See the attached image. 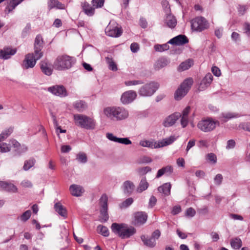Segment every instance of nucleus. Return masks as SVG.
Instances as JSON below:
<instances>
[{
  "instance_id": "nucleus-56",
  "label": "nucleus",
  "mask_w": 250,
  "mask_h": 250,
  "mask_svg": "<svg viewBox=\"0 0 250 250\" xmlns=\"http://www.w3.org/2000/svg\"><path fill=\"white\" fill-rule=\"evenodd\" d=\"M235 142L234 140L231 139L228 141L226 148L227 149L233 148L235 146Z\"/></svg>"
},
{
  "instance_id": "nucleus-64",
  "label": "nucleus",
  "mask_w": 250,
  "mask_h": 250,
  "mask_svg": "<svg viewBox=\"0 0 250 250\" xmlns=\"http://www.w3.org/2000/svg\"><path fill=\"white\" fill-rule=\"evenodd\" d=\"M71 150V147L69 145H63L61 147V151L62 153H67Z\"/></svg>"
},
{
  "instance_id": "nucleus-13",
  "label": "nucleus",
  "mask_w": 250,
  "mask_h": 250,
  "mask_svg": "<svg viewBox=\"0 0 250 250\" xmlns=\"http://www.w3.org/2000/svg\"><path fill=\"white\" fill-rule=\"evenodd\" d=\"M43 41L41 35H38L35 40L34 42V52L37 54L38 58H41L43 56V53L42 49L43 47Z\"/></svg>"
},
{
  "instance_id": "nucleus-7",
  "label": "nucleus",
  "mask_w": 250,
  "mask_h": 250,
  "mask_svg": "<svg viewBox=\"0 0 250 250\" xmlns=\"http://www.w3.org/2000/svg\"><path fill=\"white\" fill-rule=\"evenodd\" d=\"M193 83V79L191 78L186 79L180 85V87L176 91L174 98L176 100H181L185 96Z\"/></svg>"
},
{
  "instance_id": "nucleus-43",
  "label": "nucleus",
  "mask_w": 250,
  "mask_h": 250,
  "mask_svg": "<svg viewBox=\"0 0 250 250\" xmlns=\"http://www.w3.org/2000/svg\"><path fill=\"white\" fill-rule=\"evenodd\" d=\"M155 51L158 52H163L169 49V46L167 43L163 44H156L154 46Z\"/></svg>"
},
{
  "instance_id": "nucleus-10",
  "label": "nucleus",
  "mask_w": 250,
  "mask_h": 250,
  "mask_svg": "<svg viewBox=\"0 0 250 250\" xmlns=\"http://www.w3.org/2000/svg\"><path fill=\"white\" fill-rule=\"evenodd\" d=\"M37 54L35 52L28 53L25 56L22 63V67L23 69H28L35 66L36 62L41 58H38Z\"/></svg>"
},
{
  "instance_id": "nucleus-15",
  "label": "nucleus",
  "mask_w": 250,
  "mask_h": 250,
  "mask_svg": "<svg viewBox=\"0 0 250 250\" xmlns=\"http://www.w3.org/2000/svg\"><path fill=\"white\" fill-rule=\"evenodd\" d=\"M137 96V94L133 90H129L124 92L121 98V101L124 104H128L131 103Z\"/></svg>"
},
{
  "instance_id": "nucleus-3",
  "label": "nucleus",
  "mask_w": 250,
  "mask_h": 250,
  "mask_svg": "<svg viewBox=\"0 0 250 250\" xmlns=\"http://www.w3.org/2000/svg\"><path fill=\"white\" fill-rule=\"evenodd\" d=\"M75 62L76 60L74 57L65 54L59 55L55 60L53 67L57 70H64L70 69Z\"/></svg>"
},
{
  "instance_id": "nucleus-14",
  "label": "nucleus",
  "mask_w": 250,
  "mask_h": 250,
  "mask_svg": "<svg viewBox=\"0 0 250 250\" xmlns=\"http://www.w3.org/2000/svg\"><path fill=\"white\" fill-rule=\"evenodd\" d=\"M105 33L108 36L117 38L121 36L123 30L121 27L109 24L105 29Z\"/></svg>"
},
{
  "instance_id": "nucleus-63",
  "label": "nucleus",
  "mask_w": 250,
  "mask_h": 250,
  "mask_svg": "<svg viewBox=\"0 0 250 250\" xmlns=\"http://www.w3.org/2000/svg\"><path fill=\"white\" fill-rule=\"evenodd\" d=\"M181 124L183 127H185L188 124V117L181 116Z\"/></svg>"
},
{
  "instance_id": "nucleus-6",
  "label": "nucleus",
  "mask_w": 250,
  "mask_h": 250,
  "mask_svg": "<svg viewBox=\"0 0 250 250\" xmlns=\"http://www.w3.org/2000/svg\"><path fill=\"white\" fill-rule=\"evenodd\" d=\"M192 31L201 32L209 27L208 21L203 17H197L190 21Z\"/></svg>"
},
{
  "instance_id": "nucleus-8",
  "label": "nucleus",
  "mask_w": 250,
  "mask_h": 250,
  "mask_svg": "<svg viewBox=\"0 0 250 250\" xmlns=\"http://www.w3.org/2000/svg\"><path fill=\"white\" fill-rule=\"evenodd\" d=\"M159 87V84L158 83L152 82L141 86L138 93L141 96L149 97L156 92Z\"/></svg>"
},
{
  "instance_id": "nucleus-27",
  "label": "nucleus",
  "mask_w": 250,
  "mask_h": 250,
  "mask_svg": "<svg viewBox=\"0 0 250 250\" xmlns=\"http://www.w3.org/2000/svg\"><path fill=\"white\" fill-rule=\"evenodd\" d=\"M169 61L165 58H161L157 60L154 64V69L156 70H159L161 68L166 66L169 63Z\"/></svg>"
},
{
  "instance_id": "nucleus-19",
  "label": "nucleus",
  "mask_w": 250,
  "mask_h": 250,
  "mask_svg": "<svg viewBox=\"0 0 250 250\" xmlns=\"http://www.w3.org/2000/svg\"><path fill=\"white\" fill-rule=\"evenodd\" d=\"M181 116V114L179 112H175L169 115L164 122V125L165 127H169L173 125Z\"/></svg>"
},
{
  "instance_id": "nucleus-17",
  "label": "nucleus",
  "mask_w": 250,
  "mask_h": 250,
  "mask_svg": "<svg viewBox=\"0 0 250 250\" xmlns=\"http://www.w3.org/2000/svg\"><path fill=\"white\" fill-rule=\"evenodd\" d=\"M188 42V40L185 35H180L170 39L167 43L176 45H182Z\"/></svg>"
},
{
  "instance_id": "nucleus-41",
  "label": "nucleus",
  "mask_w": 250,
  "mask_h": 250,
  "mask_svg": "<svg viewBox=\"0 0 250 250\" xmlns=\"http://www.w3.org/2000/svg\"><path fill=\"white\" fill-rule=\"evenodd\" d=\"M105 60L107 63L108 64V68L110 70L113 71L117 70V66L112 58L106 57Z\"/></svg>"
},
{
  "instance_id": "nucleus-12",
  "label": "nucleus",
  "mask_w": 250,
  "mask_h": 250,
  "mask_svg": "<svg viewBox=\"0 0 250 250\" xmlns=\"http://www.w3.org/2000/svg\"><path fill=\"white\" fill-rule=\"evenodd\" d=\"M147 219V214L143 211H139L134 214L133 223L136 226H140L145 224Z\"/></svg>"
},
{
  "instance_id": "nucleus-37",
  "label": "nucleus",
  "mask_w": 250,
  "mask_h": 250,
  "mask_svg": "<svg viewBox=\"0 0 250 250\" xmlns=\"http://www.w3.org/2000/svg\"><path fill=\"white\" fill-rule=\"evenodd\" d=\"M139 145L143 147H147L153 149L154 148V146H155V141L143 140L140 141Z\"/></svg>"
},
{
  "instance_id": "nucleus-39",
  "label": "nucleus",
  "mask_w": 250,
  "mask_h": 250,
  "mask_svg": "<svg viewBox=\"0 0 250 250\" xmlns=\"http://www.w3.org/2000/svg\"><path fill=\"white\" fill-rule=\"evenodd\" d=\"M36 160L33 158H31L29 160H26L24 162L23 169L25 171L29 170L34 166Z\"/></svg>"
},
{
  "instance_id": "nucleus-49",
  "label": "nucleus",
  "mask_w": 250,
  "mask_h": 250,
  "mask_svg": "<svg viewBox=\"0 0 250 250\" xmlns=\"http://www.w3.org/2000/svg\"><path fill=\"white\" fill-rule=\"evenodd\" d=\"M239 128L250 132V122H243L239 124Z\"/></svg>"
},
{
  "instance_id": "nucleus-25",
  "label": "nucleus",
  "mask_w": 250,
  "mask_h": 250,
  "mask_svg": "<svg viewBox=\"0 0 250 250\" xmlns=\"http://www.w3.org/2000/svg\"><path fill=\"white\" fill-rule=\"evenodd\" d=\"M40 67L42 71L45 75L50 76L52 73V69L49 64L45 60H42L40 62Z\"/></svg>"
},
{
  "instance_id": "nucleus-61",
  "label": "nucleus",
  "mask_w": 250,
  "mask_h": 250,
  "mask_svg": "<svg viewBox=\"0 0 250 250\" xmlns=\"http://www.w3.org/2000/svg\"><path fill=\"white\" fill-rule=\"evenodd\" d=\"M211 71L213 74L217 77H219L221 75L220 70L216 66H213L211 68Z\"/></svg>"
},
{
  "instance_id": "nucleus-34",
  "label": "nucleus",
  "mask_w": 250,
  "mask_h": 250,
  "mask_svg": "<svg viewBox=\"0 0 250 250\" xmlns=\"http://www.w3.org/2000/svg\"><path fill=\"white\" fill-rule=\"evenodd\" d=\"M193 64L192 60L188 59L185 62H182L178 67L179 71H183L189 69Z\"/></svg>"
},
{
  "instance_id": "nucleus-42",
  "label": "nucleus",
  "mask_w": 250,
  "mask_h": 250,
  "mask_svg": "<svg viewBox=\"0 0 250 250\" xmlns=\"http://www.w3.org/2000/svg\"><path fill=\"white\" fill-rule=\"evenodd\" d=\"M14 130L13 127H10L4 130L0 134V138H2L4 140H5L10 134L13 132Z\"/></svg>"
},
{
  "instance_id": "nucleus-54",
  "label": "nucleus",
  "mask_w": 250,
  "mask_h": 250,
  "mask_svg": "<svg viewBox=\"0 0 250 250\" xmlns=\"http://www.w3.org/2000/svg\"><path fill=\"white\" fill-rule=\"evenodd\" d=\"M177 137H175V136H170L168 138L164 139L165 141V143L167 145V146L171 145L177 139Z\"/></svg>"
},
{
  "instance_id": "nucleus-2",
  "label": "nucleus",
  "mask_w": 250,
  "mask_h": 250,
  "mask_svg": "<svg viewBox=\"0 0 250 250\" xmlns=\"http://www.w3.org/2000/svg\"><path fill=\"white\" fill-rule=\"evenodd\" d=\"M104 113L112 121H121L128 117V112L125 108L119 106H109L104 108Z\"/></svg>"
},
{
  "instance_id": "nucleus-45",
  "label": "nucleus",
  "mask_w": 250,
  "mask_h": 250,
  "mask_svg": "<svg viewBox=\"0 0 250 250\" xmlns=\"http://www.w3.org/2000/svg\"><path fill=\"white\" fill-rule=\"evenodd\" d=\"M11 147L10 145L5 143H2L0 144V152L1 153H5L10 151Z\"/></svg>"
},
{
  "instance_id": "nucleus-30",
  "label": "nucleus",
  "mask_w": 250,
  "mask_h": 250,
  "mask_svg": "<svg viewBox=\"0 0 250 250\" xmlns=\"http://www.w3.org/2000/svg\"><path fill=\"white\" fill-rule=\"evenodd\" d=\"M141 239L144 244L148 247L153 248L156 244V240L153 238L146 237L145 235H143L141 236Z\"/></svg>"
},
{
  "instance_id": "nucleus-33",
  "label": "nucleus",
  "mask_w": 250,
  "mask_h": 250,
  "mask_svg": "<svg viewBox=\"0 0 250 250\" xmlns=\"http://www.w3.org/2000/svg\"><path fill=\"white\" fill-rule=\"evenodd\" d=\"M54 208L55 211L62 216H66V209L60 203H56L54 205Z\"/></svg>"
},
{
  "instance_id": "nucleus-47",
  "label": "nucleus",
  "mask_w": 250,
  "mask_h": 250,
  "mask_svg": "<svg viewBox=\"0 0 250 250\" xmlns=\"http://www.w3.org/2000/svg\"><path fill=\"white\" fill-rule=\"evenodd\" d=\"M151 171V168L148 166L139 168L137 171L141 175H143L146 174L147 172Z\"/></svg>"
},
{
  "instance_id": "nucleus-28",
  "label": "nucleus",
  "mask_w": 250,
  "mask_h": 250,
  "mask_svg": "<svg viewBox=\"0 0 250 250\" xmlns=\"http://www.w3.org/2000/svg\"><path fill=\"white\" fill-rule=\"evenodd\" d=\"M48 7L50 10L54 8L59 9H64L65 8V5L58 0H49L48 2Z\"/></svg>"
},
{
  "instance_id": "nucleus-9",
  "label": "nucleus",
  "mask_w": 250,
  "mask_h": 250,
  "mask_svg": "<svg viewBox=\"0 0 250 250\" xmlns=\"http://www.w3.org/2000/svg\"><path fill=\"white\" fill-rule=\"evenodd\" d=\"M107 201L108 197L107 195L105 194H103L100 199V205L101 207L100 209V221L101 222H105L108 220L109 218L108 214L107 213Z\"/></svg>"
},
{
  "instance_id": "nucleus-20",
  "label": "nucleus",
  "mask_w": 250,
  "mask_h": 250,
  "mask_svg": "<svg viewBox=\"0 0 250 250\" xmlns=\"http://www.w3.org/2000/svg\"><path fill=\"white\" fill-rule=\"evenodd\" d=\"M122 188L124 194L130 195L134 190L135 185L132 182L127 180L123 183Z\"/></svg>"
},
{
  "instance_id": "nucleus-40",
  "label": "nucleus",
  "mask_w": 250,
  "mask_h": 250,
  "mask_svg": "<svg viewBox=\"0 0 250 250\" xmlns=\"http://www.w3.org/2000/svg\"><path fill=\"white\" fill-rule=\"evenodd\" d=\"M97 231L104 236L107 237L109 235V232L108 228L104 226L99 225L97 227Z\"/></svg>"
},
{
  "instance_id": "nucleus-21",
  "label": "nucleus",
  "mask_w": 250,
  "mask_h": 250,
  "mask_svg": "<svg viewBox=\"0 0 250 250\" xmlns=\"http://www.w3.org/2000/svg\"><path fill=\"white\" fill-rule=\"evenodd\" d=\"M212 80L213 76L211 73H208L206 74L200 83L199 89L202 91L206 89L210 85Z\"/></svg>"
},
{
  "instance_id": "nucleus-50",
  "label": "nucleus",
  "mask_w": 250,
  "mask_h": 250,
  "mask_svg": "<svg viewBox=\"0 0 250 250\" xmlns=\"http://www.w3.org/2000/svg\"><path fill=\"white\" fill-rule=\"evenodd\" d=\"M162 5L165 12L168 14L170 11V5L169 2L167 0H163L162 1Z\"/></svg>"
},
{
  "instance_id": "nucleus-1",
  "label": "nucleus",
  "mask_w": 250,
  "mask_h": 250,
  "mask_svg": "<svg viewBox=\"0 0 250 250\" xmlns=\"http://www.w3.org/2000/svg\"><path fill=\"white\" fill-rule=\"evenodd\" d=\"M112 231L122 239L129 238L136 232V229L125 223H113L111 226Z\"/></svg>"
},
{
  "instance_id": "nucleus-24",
  "label": "nucleus",
  "mask_w": 250,
  "mask_h": 250,
  "mask_svg": "<svg viewBox=\"0 0 250 250\" xmlns=\"http://www.w3.org/2000/svg\"><path fill=\"white\" fill-rule=\"evenodd\" d=\"M82 7L84 13L88 16L91 17L94 14L95 7L91 6L88 2L82 3Z\"/></svg>"
},
{
  "instance_id": "nucleus-32",
  "label": "nucleus",
  "mask_w": 250,
  "mask_h": 250,
  "mask_svg": "<svg viewBox=\"0 0 250 250\" xmlns=\"http://www.w3.org/2000/svg\"><path fill=\"white\" fill-rule=\"evenodd\" d=\"M170 189L171 185L169 183H165L158 188V190L165 196H168L170 194Z\"/></svg>"
},
{
  "instance_id": "nucleus-48",
  "label": "nucleus",
  "mask_w": 250,
  "mask_h": 250,
  "mask_svg": "<svg viewBox=\"0 0 250 250\" xmlns=\"http://www.w3.org/2000/svg\"><path fill=\"white\" fill-rule=\"evenodd\" d=\"M31 215V211L30 210H27L21 215L20 219L22 221L26 222L30 217Z\"/></svg>"
},
{
  "instance_id": "nucleus-58",
  "label": "nucleus",
  "mask_w": 250,
  "mask_h": 250,
  "mask_svg": "<svg viewBox=\"0 0 250 250\" xmlns=\"http://www.w3.org/2000/svg\"><path fill=\"white\" fill-rule=\"evenodd\" d=\"M157 202V199L154 196H152L150 197L149 203H148V206L150 208H153L156 204Z\"/></svg>"
},
{
  "instance_id": "nucleus-53",
  "label": "nucleus",
  "mask_w": 250,
  "mask_h": 250,
  "mask_svg": "<svg viewBox=\"0 0 250 250\" xmlns=\"http://www.w3.org/2000/svg\"><path fill=\"white\" fill-rule=\"evenodd\" d=\"M195 214H196L195 210L191 207L188 208L186 210V213H185L186 216L187 217H193V216H195Z\"/></svg>"
},
{
  "instance_id": "nucleus-35",
  "label": "nucleus",
  "mask_w": 250,
  "mask_h": 250,
  "mask_svg": "<svg viewBox=\"0 0 250 250\" xmlns=\"http://www.w3.org/2000/svg\"><path fill=\"white\" fill-rule=\"evenodd\" d=\"M74 107L79 112H83L87 108V104L83 101H78L73 104Z\"/></svg>"
},
{
  "instance_id": "nucleus-4",
  "label": "nucleus",
  "mask_w": 250,
  "mask_h": 250,
  "mask_svg": "<svg viewBox=\"0 0 250 250\" xmlns=\"http://www.w3.org/2000/svg\"><path fill=\"white\" fill-rule=\"evenodd\" d=\"M74 120L76 125L86 129H94L95 126L94 120L85 115L75 114Z\"/></svg>"
},
{
  "instance_id": "nucleus-23",
  "label": "nucleus",
  "mask_w": 250,
  "mask_h": 250,
  "mask_svg": "<svg viewBox=\"0 0 250 250\" xmlns=\"http://www.w3.org/2000/svg\"><path fill=\"white\" fill-rule=\"evenodd\" d=\"M0 189L8 192H16L17 191V188L14 184L3 181H0Z\"/></svg>"
},
{
  "instance_id": "nucleus-16",
  "label": "nucleus",
  "mask_w": 250,
  "mask_h": 250,
  "mask_svg": "<svg viewBox=\"0 0 250 250\" xmlns=\"http://www.w3.org/2000/svg\"><path fill=\"white\" fill-rule=\"evenodd\" d=\"M17 49L11 47H5L2 49H0V58L3 60H7L16 54Z\"/></svg>"
},
{
  "instance_id": "nucleus-29",
  "label": "nucleus",
  "mask_w": 250,
  "mask_h": 250,
  "mask_svg": "<svg viewBox=\"0 0 250 250\" xmlns=\"http://www.w3.org/2000/svg\"><path fill=\"white\" fill-rule=\"evenodd\" d=\"M167 14V15L165 19V22L168 27L173 28L177 24V20L174 16L170 14Z\"/></svg>"
},
{
  "instance_id": "nucleus-59",
  "label": "nucleus",
  "mask_w": 250,
  "mask_h": 250,
  "mask_svg": "<svg viewBox=\"0 0 250 250\" xmlns=\"http://www.w3.org/2000/svg\"><path fill=\"white\" fill-rule=\"evenodd\" d=\"M139 49V44L137 43L133 42L130 45V49L133 53L137 52Z\"/></svg>"
},
{
  "instance_id": "nucleus-55",
  "label": "nucleus",
  "mask_w": 250,
  "mask_h": 250,
  "mask_svg": "<svg viewBox=\"0 0 250 250\" xmlns=\"http://www.w3.org/2000/svg\"><path fill=\"white\" fill-rule=\"evenodd\" d=\"M222 180L223 176L221 174H217L214 179V183L217 185H221L222 182Z\"/></svg>"
},
{
  "instance_id": "nucleus-52",
  "label": "nucleus",
  "mask_w": 250,
  "mask_h": 250,
  "mask_svg": "<svg viewBox=\"0 0 250 250\" xmlns=\"http://www.w3.org/2000/svg\"><path fill=\"white\" fill-rule=\"evenodd\" d=\"M143 83H144V82L140 80L129 81H125V84L126 86L141 84H143Z\"/></svg>"
},
{
  "instance_id": "nucleus-22",
  "label": "nucleus",
  "mask_w": 250,
  "mask_h": 250,
  "mask_svg": "<svg viewBox=\"0 0 250 250\" xmlns=\"http://www.w3.org/2000/svg\"><path fill=\"white\" fill-rule=\"evenodd\" d=\"M69 190L71 194L73 196L76 197L81 196L84 191L83 188L82 186L75 184L71 185Z\"/></svg>"
},
{
  "instance_id": "nucleus-5",
  "label": "nucleus",
  "mask_w": 250,
  "mask_h": 250,
  "mask_svg": "<svg viewBox=\"0 0 250 250\" xmlns=\"http://www.w3.org/2000/svg\"><path fill=\"white\" fill-rule=\"evenodd\" d=\"M219 126L220 122L210 117L202 119L197 124L198 128L204 132H210Z\"/></svg>"
},
{
  "instance_id": "nucleus-51",
  "label": "nucleus",
  "mask_w": 250,
  "mask_h": 250,
  "mask_svg": "<svg viewBox=\"0 0 250 250\" xmlns=\"http://www.w3.org/2000/svg\"><path fill=\"white\" fill-rule=\"evenodd\" d=\"M104 0H92L93 6L95 8H101L103 6Z\"/></svg>"
},
{
  "instance_id": "nucleus-26",
  "label": "nucleus",
  "mask_w": 250,
  "mask_h": 250,
  "mask_svg": "<svg viewBox=\"0 0 250 250\" xmlns=\"http://www.w3.org/2000/svg\"><path fill=\"white\" fill-rule=\"evenodd\" d=\"M240 116L241 115L237 113L231 112L222 113L219 119L223 122H226L229 119L240 117Z\"/></svg>"
},
{
  "instance_id": "nucleus-31",
  "label": "nucleus",
  "mask_w": 250,
  "mask_h": 250,
  "mask_svg": "<svg viewBox=\"0 0 250 250\" xmlns=\"http://www.w3.org/2000/svg\"><path fill=\"white\" fill-rule=\"evenodd\" d=\"M149 184L147 182L146 177H143L137 188L136 191L138 193H141L147 189Z\"/></svg>"
},
{
  "instance_id": "nucleus-44",
  "label": "nucleus",
  "mask_w": 250,
  "mask_h": 250,
  "mask_svg": "<svg viewBox=\"0 0 250 250\" xmlns=\"http://www.w3.org/2000/svg\"><path fill=\"white\" fill-rule=\"evenodd\" d=\"M76 159L81 163H86L87 161V156L85 153L80 152L77 155Z\"/></svg>"
},
{
  "instance_id": "nucleus-62",
  "label": "nucleus",
  "mask_w": 250,
  "mask_h": 250,
  "mask_svg": "<svg viewBox=\"0 0 250 250\" xmlns=\"http://www.w3.org/2000/svg\"><path fill=\"white\" fill-rule=\"evenodd\" d=\"M181 208L180 206H175L173 208L171 213L173 215H176L181 211Z\"/></svg>"
},
{
  "instance_id": "nucleus-18",
  "label": "nucleus",
  "mask_w": 250,
  "mask_h": 250,
  "mask_svg": "<svg viewBox=\"0 0 250 250\" xmlns=\"http://www.w3.org/2000/svg\"><path fill=\"white\" fill-rule=\"evenodd\" d=\"M106 137L111 141L126 145H130L132 143L131 141L127 138H118L111 133H107L106 134Z\"/></svg>"
},
{
  "instance_id": "nucleus-11",
  "label": "nucleus",
  "mask_w": 250,
  "mask_h": 250,
  "mask_svg": "<svg viewBox=\"0 0 250 250\" xmlns=\"http://www.w3.org/2000/svg\"><path fill=\"white\" fill-rule=\"evenodd\" d=\"M47 90L53 95L60 97H65L68 95L65 87L62 85H55L49 87Z\"/></svg>"
},
{
  "instance_id": "nucleus-57",
  "label": "nucleus",
  "mask_w": 250,
  "mask_h": 250,
  "mask_svg": "<svg viewBox=\"0 0 250 250\" xmlns=\"http://www.w3.org/2000/svg\"><path fill=\"white\" fill-rule=\"evenodd\" d=\"M165 142V141L164 139L161 140V141H155V146H154V148H158L167 146V145L166 144Z\"/></svg>"
},
{
  "instance_id": "nucleus-60",
  "label": "nucleus",
  "mask_w": 250,
  "mask_h": 250,
  "mask_svg": "<svg viewBox=\"0 0 250 250\" xmlns=\"http://www.w3.org/2000/svg\"><path fill=\"white\" fill-rule=\"evenodd\" d=\"M208 159L210 161L213 163H215L216 162L217 158L216 155L213 153H209L207 155Z\"/></svg>"
},
{
  "instance_id": "nucleus-46",
  "label": "nucleus",
  "mask_w": 250,
  "mask_h": 250,
  "mask_svg": "<svg viewBox=\"0 0 250 250\" xmlns=\"http://www.w3.org/2000/svg\"><path fill=\"white\" fill-rule=\"evenodd\" d=\"M133 202V199L132 198H128L120 205V208H127L131 205Z\"/></svg>"
},
{
  "instance_id": "nucleus-38",
  "label": "nucleus",
  "mask_w": 250,
  "mask_h": 250,
  "mask_svg": "<svg viewBox=\"0 0 250 250\" xmlns=\"http://www.w3.org/2000/svg\"><path fill=\"white\" fill-rule=\"evenodd\" d=\"M173 171L172 167L171 166H167L166 167H164L161 169L158 170L156 178H159L163 175L165 173L167 172L171 173Z\"/></svg>"
},
{
  "instance_id": "nucleus-36",
  "label": "nucleus",
  "mask_w": 250,
  "mask_h": 250,
  "mask_svg": "<svg viewBox=\"0 0 250 250\" xmlns=\"http://www.w3.org/2000/svg\"><path fill=\"white\" fill-rule=\"evenodd\" d=\"M230 245L234 249L238 250L241 247L242 242L240 238L236 237L230 240Z\"/></svg>"
}]
</instances>
